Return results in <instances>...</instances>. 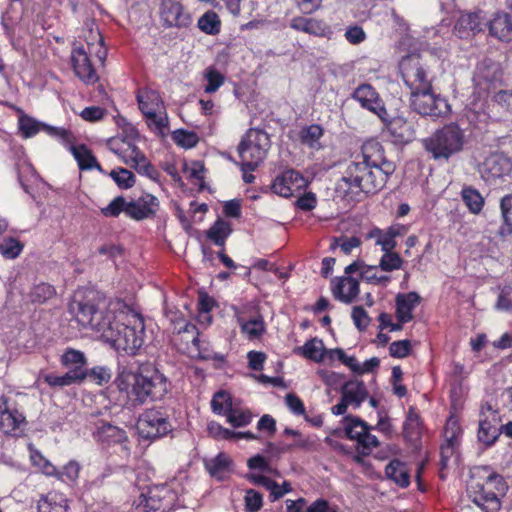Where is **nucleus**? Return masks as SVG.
<instances>
[{
  "label": "nucleus",
  "instance_id": "nucleus-1",
  "mask_svg": "<svg viewBox=\"0 0 512 512\" xmlns=\"http://www.w3.org/2000/svg\"><path fill=\"white\" fill-rule=\"evenodd\" d=\"M396 165L385 157L384 147L375 139L367 140L360 153L353 154L338 184L345 197L356 199L363 194H376L384 188Z\"/></svg>",
  "mask_w": 512,
  "mask_h": 512
},
{
  "label": "nucleus",
  "instance_id": "nucleus-2",
  "mask_svg": "<svg viewBox=\"0 0 512 512\" xmlns=\"http://www.w3.org/2000/svg\"><path fill=\"white\" fill-rule=\"evenodd\" d=\"M116 384L134 406L161 401L171 391V381L152 362L141 363L134 370H123Z\"/></svg>",
  "mask_w": 512,
  "mask_h": 512
},
{
  "label": "nucleus",
  "instance_id": "nucleus-3",
  "mask_svg": "<svg viewBox=\"0 0 512 512\" xmlns=\"http://www.w3.org/2000/svg\"><path fill=\"white\" fill-rule=\"evenodd\" d=\"M100 338L117 351L135 355L144 344V320L139 314L113 312V318L102 329Z\"/></svg>",
  "mask_w": 512,
  "mask_h": 512
},
{
  "label": "nucleus",
  "instance_id": "nucleus-4",
  "mask_svg": "<svg viewBox=\"0 0 512 512\" xmlns=\"http://www.w3.org/2000/svg\"><path fill=\"white\" fill-rule=\"evenodd\" d=\"M508 486L502 475L488 466L474 467L467 482V494L483 512H498Z\"/></svg>",
  "mask_w": 512,
  "mask_h": 512
},
{
  "label": "nucleus",
  "instance_id": "nucleus-5",
  "mask_svg": "<svg viewBox=\"0 0 512 512\" xmlns=\"http://www.w3.org/2000/svg\"><path fill=\"white\" fill-rule=\"evenodd\" d=\"M467 143L465 130L459 124H445L423 139L424 150L435 161H448L464 150Z\"/></svg>",
  "mask_w": 512,
  "mask_h": 512
},
{
  "label": "nucleus",
  "instance_id": "nucleus-6",
  "mask_svg": "<svg viewBox=\"0 0 512 512\" xmlns=\"http://www.w3.org/2000/svg\"><path fill=\"white\" fill-rule=\"evenodd\" d=\"M158 207V198L150 193H144L138 199L130 201L119 195L113 198L107 206L101 208L100 212L107 218H117L124 213L132 220L142 221L154 218Z\"/></svg>",
  "mask_w": 512,
  "mask_h": 512
},
{
  "label": "nucleus",
  "instance_id": "nucleus-7",
  "mask_svg": "<svg viewBox=\"0 0 512 512\" xmlns=\"http://www.w3.org/2000/svg\"><path fill=\"white\" fill-rule=\"evenodd\" d=\"M399 74L409 95L431 87L434 74L428 60L420 53H411L403 56L398 64Z\"/></svg>",
  "mask_w": 512,
  "mask_h": 512
},
{
  "label": "nucleus",
  "instance_id": "nucleus-8",
  "mask_svg": "<svg viewBox=\"0 0 512 512\" xmlns=\"http://www.w3.org/2000/svg\"><path fill=\"white\" fill-rule=\"evenodd\" d=\"M136 100L149 129L158 135H165L169 121L160 93L157 90L142 87L136 91Z\"/></svg>",
  "mask_w": 512,
  "mask_h": 512
},
{
  "label": "nucleus",
  "instance_id": "nucleus-9",
  "mask_svg": "<svg viewBox=\"0 0 512 512\" xmlns=\"http://www.w3.org/2000/svg\"><path fill=\"white\" fill-rule=\"evenodd\" d=\"M271 147L268 133L257 128H250L242 136L237 147L240 162L246 169H257L266 158Z\"/></svg>",
  "mask_w": 512,
  "mask_h": 512
},
{
  "label": "nucleus",
  "instance_id": "nucleus-10",
  "mask_svg": "<svg viewBox=\"0 0 512 512\" xmlns=\"http://www.w3.org/2000/svg\"><path fill=\"white\" fill-rule=\"evenodd\" d=\"M69 310L82 328H90L99 335L109 319L113 318L114 312L110 309L100 310L94 302L88 299L72 301Z\"/></svg>",
  "mask_w": 512,
  "mask_h": 512
},
{
  "label": "nucleus",
  "instance_id": "nucleus-11",
  "mask_svg": "<svg viewBox=\"0 0 512 512\" xmlns=\"http://www.w3.org/2000/svg\"><path fill=\"white\" fill-rule=\"evenodd\" d=\"M411 108L422 116L434 119L446 117L451 112V106L445 97L435 93L433 85L410 94Z\"/></svg>",
  "mask_w": 512,
  "mask_h": 512
},
{
  "label": "nucleus",
  "instance_id": "nucleus-12",
  "mask_svg": "<svg viewBox=\"0 0 512 512\" xmlns=\"http://www.w3.org/2000/svg\"><path fill=\"white\" fill-rule=\"evenodd\" d=\"M136 428L140 438L149 441L165 437L173 430L169 415L161 408L146 409L139 416Z\"/></svg>",
  "mask_w": 512,
  "mask_h": 512
},
{
  "label": "nucleus",
  "instance_id": "nucleus-13",
  "mask_svg": "<svg viewBox=\"0 0 512 512\" xmlns=\"http://www.w3.org/2000/svg\"><path fill=\"white\" fill-rule=\"evenodd\" d=\"M158 15L166 29L187 30L193 24L191 12L178 0H160Z\"/></svg>",
  "mask_w": 512,
  "mask_h": 512
},
{
  "label": "nucleus",
  "instance_id": "nucleus-14",
  "mask_svg": "<svg viewBox=\"0 0 512 512\" xmlns=\"http://www.w3.org/2000/svg\"><path fill=\"white\" fill-rule=\"evenodd\" d=\"M501 434V416L489 402L481 405L477 437L485 446H492Z\"/></svg>",
  "mask_w": 512,
  "mask_h": 512
},
{
  "label": "nucleus",
  "instance_id": "nucleus-15",
  "mask_svg": "<svg viewBox=\"0 0 512 512\" xmlns=\"http://www.w3.org/2000/svg\"><path fill=\"white\" fill-rule=\"evenodd\" d=\"M87 51L83 45H73L70 55L71 66L75 76L85 85H94L99 81V75L91 62V44Z\"/></svg>",
  "mask_w": 512,
  "mask_h": 512
},
{
  "label": "nucleus",
  "instance_id": "nucleus-16",
  "mask_svg": "<svg viewBox=\"0 0 512 512\" xmlns=\"http://www.w3.org/2000/svg\"><path fill=\"white\" fill-rule=\"evenodd\" d=\"M480 173L486 182L495 184L511 175L512 159L504 153H491L481 164Z\"/></svg>",
  "mask_w": 512,
  "mask_h": 512
},
{
  "label": "nucleus",
  "instance_id": "nucleus-17",
  "mask_svg": "<svg viewBox=\"0 0 512 512\" xmlns=\"http://www.w3.org/2000/svg\"><path fill=\"white\" fill-rule=\"evenodd\" d=\"M352 99L360 106L374 114L381 120H386L387 110L376 89L368 83L359 85L352 93Z\"/></svg>",
  "mask_w": 512,
  "mask_h": 512
},
{
  "label": "nucleus",
  "instance_id": "nucleus-18",
  "mask_svg": "<svg viewBox=\"0 0 512 512\" xmlns=\"http://www.w3.org/2000/svg\"><path fill=\"white\" fill-rule=\"evenodd\" d=\"M305 186L306 180L303 175L296 170L288 169L276 176L270 189L281 197L289 198L300 192Z\"/></svg>",
  "mask_w": 512,
  "mask_h": 512
},
{
  "label": "nucleus",
  "instance_id": "nucleus-19",
  "mask_svg": "<svg viewBox=\"0 0 512 512\" xmlns=\"http://www.w3.org/2000/svg\"><path fill=\"white\" fill-rule=\"evenodd\" d=\"M25 416L18 409L9 403L5 396L0 397V432L18 436L22 432V425H25Z\"/></svg>",
  "mask_w": 512,
  "mask_h": 512
},
{
  "label": "nucleus",
  "instance_id": "nucleus-20",
  "mask_svg": "<svg viewBox=\"0 0 512 512\" xmlns=\"http://www.w3.org/2000/svg\"><path fill=\"white\" fill-rule=\"evenodd\" d=\"M385 128L383 134L386 135L394 144H407L414 140L415 129L413 124L403 117H394L389 119L387 113L386 120H381Z\"/></svg>",
  "mask_w": 512,
  "mask_h": 512
},
{
  "label": "nucleus",
  "instance_id": "nucleus-21",
  "mask_svg": "<svg viewBox=\"0 0 512 512\" xmlns=\"http://www.w3.org/2000/svg\"><path fill=\"white\" fill-rule=\"evenodd\" d=\"M59 361L68 374L77 377L79 383L88 377L87 358L82 351L69 347L64 350Z\"/></svg>",
  "mask_w": 512,
  "mask_h": 512
},
{
  "label": "nucleus",
  "instance_id": "nucleus-22",
  "mask_svg": "<svg viewBox=\"0 0 512 512\" xmlns=\"http://www.w3.org/2000/svg\"><path fill=\"white\" fill-rule=\"evenodd\" d=\"M290 27L316 37L331 38L333 30L323 19L295 16L290 20Z\"/></svg>",
  "mask_w": 512,
  "mask_h": 512
},
{
  "label": "nucleus",
  "instance_id": "nucleus-23",
  "mask_svg": "<svg viewBox=\"0 0 512 512\" xmlns=\"http://www.w3.org/2000/svg\"><path fill=\"white\" fill-rule=\"evenodd\" d=\"M421 301V296L415 291L398 293L395 297L396 319L402 323L411 322L414 319L413 311Z\"/></svg>",
  "mask_w": 512,
  "mask_h": 512
},
{
  "label": "nucleus",
  "instance_id": "nucleus-24",
  "mask_svg": "<svg viewBox=\"0 0 512 512\" xmlns=\"http://www.w3.org/2000/svg\"><path fill=\"white\" fill-rule=\"evenodd\" d=\"M480 13H463L458 18L454 32L461 39H467L483 31V21Z\"/></svg>",
  "mask_w": 512,
  "mask_h": 512
},
{
  "label": "nucleus",
  "instance_id": "nucleus-25",
  "mask_svg": "<svg viewBox=\"0 0 512 512\" xmlns=\"http://www.w3.org/2000/svg\"><path fill=\"white\" fill-rule=\"evenodd\" d=\"M489 34L502 42L512 41V17L506 12H497L488 22Z\"/></svg>",
  "mask_w": 512,
  "mask_h": 512
},
{
  "label": "nucleus",
  "instance_id": "nucleus-26",
  "mask_svg": "<svg viewBox=\"0 0 512 512\" xmlns=\"http://www.w3.org/2000/svg\"><path fill=\"white\" fill-rule=\"evenodd\" d=\"M235 316L241 332L249 340L260 339L265 334L266 324L259 312L250 319H246L241 312H237Z\"/></svg>",
  "mask_w": 512,
  "mask_h": 512
},
{
  "label": "nucleus",
  "instance_id": "nucleus-27",
  "mask_svg": "<svg viewBox=\"0 0 512 512\" xmlns=\"http://www.w3.org/2000/svg\"><path fill=\"white\" fill-rule=\"evenodd\" d=\"M68 498L59 491L42 494L37 502V512H68Z\"/></svg>",
  "mask_w": 512,
  "mask_h": 512
},
{
  "label": "nucleus",
  "instance_id": "nucleus-28",
  "mask_svg": "<svg viewBox=\"0 0 512 512\" xmlns=\"http://www.w3.org/2000/svg\"><path fill=\"white\" fill-rule=\"evenodd\" d=\"M333 296L344 303H352L359 294V281L352 276L340 278L332 287Z\"/></svg>",
  "mask_w": 512,
  "mask_h": 512
},
{
  "label": "nucleus",
  "instance_id": "nucleus-29",
  "mask_svg": "<svg viewBox=\"0 0 512 512\" xmlns=\"http://www.w3.org/2000/svg\"><path fill=\"white\" fill-rule=\"evenodd\" d=\"M69 151L72 153L80 170L87 171L96 169L102 174H107L93 155L92 151L85 144H74L71 146Z\"/></svg>",
  "mask_w": 512,
  "mask_h": 512
},
{
  "label": "nucleus",
  "instance_id": "nucleus-30",
  "mask_svg": "<svg viewBox=\"0 0 512 512\" xmlns=\"http://www.w3.org/2000/svg\"><path fill=\"white\" fill-rule=\"evenodd\" d=\"M386 477L401 488L410 485V469L399 459H392L385 467Z\"/></svg>",
  "mask_w": 512,
  "mask_h": 512
},
{
  "label": "nucleus",
  "instance_id": "nucleus-31",
  "mask_svg": "<svg viewBox=\"0 0 512 512\" xmlns=\"http://www.w3.org/2000/svg\"><path fill=\"white\" fill-rule=\"evenodd\" d=\"M343 400L355 408H359L368 396V391L363 381H348L341 389Z\"/></svg>",
  "mask_w": 512,
  "mask_h": 512
},
{
  "label": "nucleus",
  "instance_id": "nucleus-32",
  "mask_svg": "<svg viewBox=\"0 0 512 512\" xmlns=\"http://www.w3.org/2000/svg\"><path fill=\"white\" fill-rule=\"evenodd\" d=\"M56 295V289L47 282L34 284L27 293L23 295V300L31 304H44Z\"/></svg>",
  "mask_w": 512,
  "mask_h": 512
},
{
  "label": "nucleus",
  "instance_id": "nucleus-33",
  "mask_svg": "<svg viewBox=\"0 0 512 512\" xmlns=\"http://www.w3.org/2000/svg\"><path fill=\"white\" fill-rule=\"evenodd\" d=\"M345 435L350 440L359 441L366 429H373L367 422L354 415H346L342 420Z\"/></svg>",
  "mask_w": 512,
  "mask_h": 512
},
{
  "label": "nucleus",
  "instance_id": "nucleus-34",
  "mask_svg": "<svg viewBox=\"0 0 512 512\" xmlns=\"http://www.w3.org/2000/svg\"><path fill=\"white\" fill-rule=\"evenodd\" d=\"M232 233V227L229 222L218 219L207 230L206 236L216 246L224 248L227 238Z\"/></svg>",
  "mask_w": 512,
  "mask_h": 512
},
{
  "label": "nucleus",
  "instance_id": "nucleus-35",
  "mask_svg": "<svg viewBox=\"0 0 512 512\" xmlns=\"http://www.w3.org/2000/svg\"><path fill=\"white\" fill-rule=\"evenodd\" d=\"M96 436L99 441L108 445L127 441L125 430L109 423L103 424L101 427H99Z\"/></svg>",
  "mask_w": 512,
  "mask_h": 512
},
{
  "label": "nucleus",
  "instance_id": "nucleus-36",
  "mask_svg": "<svg viewBox=\"0 0 512 512\" xmlns=\"http://www.w3.org/2000/svg\"><path fill=\"white\" fill-rule=\"evenodd\" d=\"M461 198L468 210L473 214H479L484 207V198L481 193L472 186H464Z\"/></svg>",
  "mask_w": 512,
  "mask_h": 512
},
{
  "label": "nucleus",
  "instance_id": "nucleus-37",
  "mask_svg": "<svg viewBox=\"0 0 512 512\" xmlns=\"http://www.w3.org/2000/svg\"><path fill=\"white\" fill-rule=\"evenodd\" d=\"M30 461L33 467L48 477L57 475V467L51 463L38 449L29 446Z\"/></svg>",
  "mask_w": 512,
  "mask_h": 512
},
{
  "label": "nucleus",
  "instance_id": "nucleus-38",
  "mask_svg": "<svg viewBox=\"0 0 512 512\" xmlns=\"http://www.w3.org/2000/svg\"><path fill=\"white\" fill-rule=\"evenodd\" d=\"M197 27L203 33L215 36L220 33L221 20L215 11L208 10L199 17Z\"/></svg>",
  "mask_w": 512,
  "mask_h": 512
},
{
  "label": "nucleus",
  "instance_id": "nucleus-39",
  "mask_svg": "<svg viewBox=\"0 0 512 512\" xmlns=\"http://www.w3.org/2000/svg\"><path fill=\"white\" fill-rule=\"evenodd\" d=\"M111 150L121 159L125 165L130 167L138 157L143 159V151L137 145L131 142L123 141L120 147L111 148Z\"/></svg>",
  "mask_w": 512,
  "mask_h": 512
},
{
  "label": "nucleus",
  "instance_id": "nucleus-40",
  "mask_svg": "<svg viewBox=\"0 0 512 512\" xmlns=\"http://www.w3.org/2000/svg\"><path fill=\"white\" fill-rule=\"evenodd\" d=\"M108 175L115 182L117 187L122 190H128L132 188L136 183V177L134 173L123 167L112 169Z\"/></svg>",
  "mask_w": 512,
  "mask_h": 512
},
{
  "label": "nucleus",
  "instance_id": "nucleus-41",
  "mask_svg": "<svg viewBox=\"0 0 512 512\" xmlns=\"http://www.w3.org/2000/svg\"><path fill=\"white\" fill-rule=\"evenodd\" d=\"M212 411L220 416H226L233 408L232 397L229 392L217 391L211 400Z\"/></svg>",
  "mask_w": 512,
  "mask_h": 512
},
{
  "label": "nucleus",
  "instance_id": "nucleus-42",
  "mask_svg": "<svg viewBox=\"0 0 512 512\" xmlns=\"http://www.w3.org/2000/svg\"><path fill=\"white\" fill-rule=\"evenodd\" d=\"M80 470V464L76 460H70L61 470L57 468V475H55L54 478L72 486L77 483Z\"/></svg>",
  "mask_w": 512,
  "mask_h": 512
},
{
  "label": "nucleus",
  "instance_id": "nucleus-43",
  "mask_svg": "<svg viewBox=\"0 0 512 512\" xmlns=\"http://www.w3.org/2000/svg\"><path fill=\"white\" fill-rule=\"evenodd\" d=\"M366 239H375V244L381 247L383 252L394 250L397 246V242L388 235L387 230L380 229L379 227H373L369 230L366 235Z\"/></svg>",
  "mask_w": 512,
  "mask_h": 512
},
{
  "label": "nucleus",
  "instance_id": "nucleus-44",
  "mask_svg": "<svg viewBox=\"0 0 512 512\" xmlns=\"http://www.w3.org/2000/svg\"><path fill=\"white\" fill-rule=\"evenodd\" d=\"M43 131H45L52 138L58 140L68 150L75 143V136L72 131L63 127H54L46 124L43 126Z\"/></svg>",
  "mask_w": 512,
  "mask_h": 512
},
{
  "label": "nucleus",
  "instance_id": "nucleus-45",
  "mask_svg": "<svg viewBox=\"0 0 512 512\" xmlns=\"http://www.w3.org/2000/svg\"><path fill=\"white\" fill-rule=\"evenodd\" d=\"M463 431L456 415L451 414L446 420L443 436L446 442L460 444Z\"/></svg>",
  "mask_w": 512,
  "mask_h": 512
},
{
  "label": "nucleus",
  "instance_id": "nucleus-46",
  "mask_svg": "<svg viewBox=\"0 0 512 512\" xmlns=\"http://www.w3.org/2000/svg\"><path fill=\"white\" fill-rule=\"evenodd\" d=\"M503 225L500 228L502 236L512 234V195H506L500 202Z\"/></svg>",
  "mask_w": 512,
  "mask_h": 512
},
{
  "label": "nucleus",
  "instance_id": "nucleus-47",
  "mask_svg": "<svg viewBox=\"0 0 512 512\" xmlns=\"http://www.w3.org/2000/svg\"><path fill=\"white\" fill-rule=\"evenodd\" d=\"M24 244L14 237H6L0 244V253L5 259H15L23 251Z\"/></svg>",
  "mask_w": 512,
  "mask_h": 512
},
{
  "label": "nucleus",
  "instance_id": "nucleus-48",
  "mask_svg": "<svg viewBox=\"0 0 512 512\" xmlns=\"http://www.w3.org/2000/svg\"><path fill=\"white\" fill-rule=\"evenodd\" d=\"M422 420L415 408L410 407L404 422L403 431L406 436L413 437L421 434Z\"/></svg>",
  "mask_w": 512,
  "mask_h": 512
},
{
  "label": "nucleus",
  "instance_id": "nucleus-49",
  "mask_svg": "<svg viewBox=\"0 0 512 512\" xmlns=\"http://www.w3.org/2000/svg\"><path fill=\"white\" fill-rule=\"evenodd\" d=\"M77 377L68 374L67 372L63 375H55L52 373L44 374L41 379L52 389L68 387L74 384H80Z\"/></svg>",
  "mask_w": 512,
  "mask_h": 512
},
{
  "label": "nucleus",
  "instance_id": "nucleus-50",
  "mask_svg": "<svg viewBox=\"0 0 512 512\" xmlns=\"http://www.w3.org/2000/svg\"><path fill=\"white\" fill-rule=\"evenodd\" d=\"M131 168H133L138 174L148 177L153 181H158L160 177L159 171L156 167L148 160L146 155L143 153V159L138 157L135 159Z\"/></svg>",
  "mask_w": 512,
  "mask_h": 512
},
{
  "label": "nucleus",
  "instance_id": "nucleus-51",
  "mask_svg": "<svg viewBox=\"0 0 512 512\" xmlns=\"http://www.w3.org/2000/svg\"><path fill=\"white\" fill-rule=\"evenodd\" d=\"M299 350L309 360L320 362L323 360V343L316 338L307 341Z\"/></svg>",
  "mask_w": 512,
  "mask_h": 512
},
{
  "label": "nucleus",
  "instance_id": "nucleus-52",
  "mask_svg": "<svg viewBox=\"0 0 512 512\" xmlns=\"http://www.w3.org/2000/svg\"><path fill=\"white\" fill-rule=\"evenodd\" d=\"M19 130L24 138H31L41 130L43 131L44 123L36 121L28 115H22L18 120Z\"/></svg>",
  "mask_w": 512,
  "mask_h": 512
},
{
  "label": "nucleus",
  "instance_id": "nucleus-53",
  "mask_svg": "<svg viewBox=\"0 0 512 512\" xmlns=\"http://www.w3.org/2000/svg\"><path fill=\"white\" fill-rule=\"evenodd\" d=\"M323 134L324 130L322 126L319 124H311L301 130L300 139L303 144L314 148Z\"/></svg>",
  "mask_w": 512,
  "mask_h": 512
},
{
  "label": "nucleus",
  "instance_id": "nucleus-54",
  "mask_svg": "<svg viewBox=\"0 0 512 512\" xmlns=\"http://www.w3.org/2000/svg\"><path fill=\"white\" fill-rule=\"evenodd\" d=\"M403 262L402 257L397 252L389 250L388 252L383 253L379 262V267L382 271L392 272L401 269Z\"/></svg>",
  "mask_w": 512,
  "mask_h": 512
},
{
  "label": "nucleus",
  "instance_id": "nucleus-55",
  "mask_svg": "<svg viewBox=\"0 0 512 512\" xmlns=\"http://www.w3.org/2000/svg\"><path fill=\"white\" fill-rule=\"evenodd\" d=\"M225 417L227 422L233 427H244L252 421V414L249 410L234 407Z\"/></svg>",
  "mask_w": 512,
  "mask_h": 512
},
{
  "label": "nucleus",
  "instance_id": "nucleus-56",
  "mask_svg": "<svg viewBox=\"0 0 512 512\" xmlns=\"http://www.w3.org/2000/svg\"><path fill=\"white\" fill-rule=\"evenodd\" d=\"M207 84L204 91L208 94L216 92L225 82V77L214 67H209L205 72Z\"/></svg>",
  "mask_w": 512,
  "mask_h": 512
},
{
  "label": "nucleus",
  "instance_id": "nucleus-57",
  "mask_svg": "<svg viewBox=\"0 0 512 512\" xmlns=\"http://www.w3.org/2000/svg\"><path fill=\"white\" fill-rule=\"evenodd\" d=\"M370 430L371 429H366L362 437L359 438V441L357 442L359 453L364 456L369 455L374 448L380 446L378 438L371 434Z\"/></svg>",
  "mask_w": 512,
  "mask_h": 512
},
{
  "label": "nucleus",
  "instance_id": "nucleus-58",
  "mask_svg": "<svg viewBox=\"0 0 512 512\" xmlns=\"http://www.w3.org/2000/svg\"><path fill=\"white\" fill-rule=\"evenodd\" d=\"M178 334L182 336L186 344L192 343L193 346L199 347V330L196 324L185 322L184 325L178 329Z\"/></svg>",
  "mask_w": 512,
  "mask_h": 512
},
{
  "label": "nucleus",
  "instance_id": "nucleus-59",
  "mask_svg": "<svg viewBox=\"0 0 512 512\" xmlns=\"http://www.w3.org/2000/svg\"><path fill=\"white\" fill-rule=\"evenodd\" d=\"M244 501L246 512H258L263 506V495L254 489H248Z\"/></svg>",
  "mask_w": 512,
  "mask_h": 512
},
{
  "label": "nucleus",
  "instance_id": "nucleus-60",
  "mask_svg": "<svg viewBox=\"0 0 512 512\" xmlns=\"http://www.w3.org/2000/svg\"><path fill=\"white\" fill-rule=\"evenodd\" d=\"M175 142L184 148H193L198 143V136L195 132L178 130L174 135Z\"/></svg>",
  "mask_w": 512,
  "mask_h": 512
},
{
  "label": "nucleus",
  "instance_id": "nucleus-61",
  "mask_svg": "<svg viewBox=\"0 0 512 512\" xmlns=\"http://www.w3.org/2000/svg\"><path fill=\"white\" fill-rule=\"evenodd\" d=\"M344 37L348 43L358 45L366 40L367 35L361 26L355 24L347 27Z\"/></svg>",
  "mask_w": 512,
  "mask_h": 512
},
{
  "label": "nucleus",
  "instance_id": "nucleus-62",
  "mask_svg": "<svg viewBox=\"0 0 512 512\" xmlns=\"http://www.w3.org/2000/svg\"><path fill=\"white\" fill-rule=\"evenodd\" d=\"M354 325L359 331H364L370 323V317L362 306H355L351 314Z\"/></svg>",
  "mask_w": 512,
  "mask_h": 512
},
{
  "label": "nucleus",
  "instance_id": "nucleus-63",
  "mask_svg": "<svg viewBox=\"0 0 512 512\" xmlns=\"http://www.w3.org/2000/svg\"><path fill=\"white\" fill-rule=\"evenodd\" d=\"M389 352L394 358H405L411 352V343L407 339L394 341L389 346Z\"/></svg>",
  "mask_w": 512,
  "mask_h": 512
},
{
  "label": "nucleus",
  "instance_id": "nucleus-64",
  "mask_svg": "<svg viewBox=\"0 0 512 512\" xmlns=\"http://www.w3.org/2000/svg\"><path fill=\"white\" fill-rule=\"evenodd\" d=\"M512 293V286L506 285L501 288V292L498 295L496 301V308L501 311L510 312L512 311V300L510 294Z\"/></svg>",
  "mask_w": 512,
  "mask_h": 512
}]
</instances>
